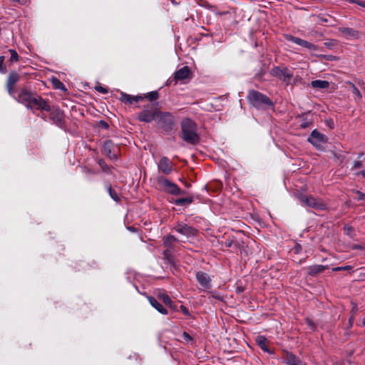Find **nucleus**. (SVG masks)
Returning <instances> with one entry per match:
<instances>
[{"instance_id": "nucleus-18", "label": "nucleus", "mask_w": 365, "mask_h": 365, "mask_svg": "<svg viewBox=\"0 0 365 365\" xmlns=\"http://www.w3.org/2000/svg\"><path fill=\"white\" fill-rule=\"evenodd\" d=\"M150 304L155 308L160 313L166 314L167 310L165 309L155 298L152 297H148Z\"/></svg>"}, {"instance_id": "nucleus-28", "label": "nucleus", "mask_w": 365, "mask_h": 365, "mask_svg": "<svg viewBox=\"0 0 365 365\" xmlns=\"http://www.w3.org/2000/svg\"><path fill=\"white\" fill-rule=\"evenodd\" d=\"M182 338L185 341L186 343L189 344V343H192L193 339L192 338V336L187 334V332H183L182 334Z\"/></svg>"}, {"instance_id": "nucleus-48", "label": "nucleus", "mask_w": 365, "mask_h": 365, "mask_svg": "<svg viewBox=\"0 0 365 365\" xmlns=\"http://www.w3.org/2000/svg\"><path fill=\"white\" fill-rule=\"evenodd\" d=\"M307 322H308V323H309V324L310 326H311V325H312V323H311V322H310L309 320H308Z\"/></svg>"}, {"instance_id": "nucleus-10", "label": "nucleus", "mask_w": 365, "mask_h": 365, "mask_svg": "<svg viewBox=\"0 0 365 365\" xmlns=\"http://www.w3.org/2000/svg\"><path fill=\"white\" fill-rule=\"evenodd\" d=\"M158 167L159 170L165 175H169L173 170L172 163L165 157L160 159Z\"/></svg>"}, {"instance_id": "nucleus-46", "label": "nucleus", "mask_w": 365, "mask_h": 365, "mask_svg": "<svg viewBox=\"0 0 365 365\" xmlns=\"http://www.w3.org/2000/svg\"><path fill=\"white\" fill-rule=\"evenodd\" d=\"M365 197V195L360 194V199H363Z\"/></svg>"}, {"instance_id": "nucleus-37", "label": "nucleus", "mask_w": 365, "mask_h": 365, "mask_svg": "<svg viewBox=\"0 0 365 365\" xmlns=\"http://www.w3.org/2000/svg\"><path fill=\"white\" fill-rule=\"evenodd\" d=\"M344 230L346 232V234L350 235H351V232L352 231V228L349 226H346L344 227Z\"/></svg>"}, {"instance_id": "nucleus-15", "label": "nucleus", "mask_w": 365, "mask_h": 365, "mask_svg": "<svg viewBox=\"0 0 365 365\" xmlns=\"http://www.w3.org/2000/svg\"><path fill=\"white\" fill-rule=\"evenodd\" d=\"M196 278L200 285L203 287L208 288L210 287V278L207 274L199 272L196 274Z\"/></svg>"}, {"instance_id": "nucleus-50", "label": "nucleus", "mask_w": 365, "mask_h": 365, "mask_svg": "<svg viewBox=\"0 0 365 365\" xmlns=\"http://www.w3.org/2000/svg\"><path fill=\"white\" fill-rule=\"evenodd\" d=\"M363 324L365 326V319H364Z\"/></svg>"}, {"instance_id": "nucleus-8", "label": "nucleus", "mask_w": 365, "mask_h": 365, "mask_svg": "<svg viewBox=\"0 0 365 365\" xmlns=\"http://www.w3.org/2000/svg\"><path fill=\"white\" fill-rule=\"evenodd\" d=\"M286 38L288 41H291L294 42L296 44H298V45H299V46H301L302 47L308 48L310 51H316V50H317V46H315V45L312 44V43H309V42H308L307 41L301 39L299 38L294 37V36H287L286 37Z\"/></svg>"}, {"instance_id": "nucleus-9", "label": "nucleus", "mask_w": 365, "mask_h": 365, "mask_svg": "<svg viewBox=\"0 0 365 365\" xmlns=\"http://www.w3.org/2000/svg\"><path fill=\"white\" fill-rule=\"evenodd\" d=\"M157 113H158V111L144 110L138 114V119L141 121L149 123L153 120L157 119Z\"/></svg>"}, {"instance_id": "nucleus-29", "label": "nucleus", "mask_w": 365, "mask_h": 365, "mask_svg": "<svg viewBox=\"0 0 365 365\" xmlns=\"http://www.w3.org/2000/svg\"><path fill=\"white\" fill-rule=\"evenodd\" d=\"M11 53V61H17L19 60V55L14 50L9 51Z\"/></svg>"}, {"instance_id": "nucleus-40", "label": "nucleus", "mask_w": 365, "mask_h": 365, "mask_svg": "<svg viewBox=\"0 0 365 365\" xmlns=\"http://www.w3.org/2000/svg\"><path fill=\"white\" fill-rule=\"evenodd\" d=\"M4 58L3 56H0V71L2 70V66L4 63Z\"/></svg>"}, {"instance_id": "nucleus-31", "label": "nucleus", "mask_w": 365, "mask_h": 365, "mask_svg": "<svg viewBox=\"0 0 365 365\" xmlns=\"http://www.w3.org/2000/svg\"><path fill=\"white\" fill-rule=\"evenodd\" d=\"M351 85L353 93L354 95H356V96H358L359 98H361V94L360 91H359V89L354 84L351 83Z\"/></svg>"}, {"instance_id": "nucleus-36", "label": "nucleus", "mask_w": 365, "mask_h": 365, "mask_svg": "<svg viewBox=\"0 0 365 365\" xmlns=\"http://www.w3.org/2000/svg\"><path fill=\"white\" fill-rule=\"evenodd\" d=\"M96 90L102 93H106L108 92L107 89L102 87V86H98L96 87Z\"/></svg>"}, {"instance_id": "nucleus-21", "label": "nucleus", "mask_w": 365, "mask_h": 365, "mask_svg": "<svg viewBox=\"0 0 365 365\" xmlns=\"http://www.w3.org/2000/svg\"><path fill=\"white\" fill-rule=\"evenodd\" d=\"M166 191L173 195H181L184 192L174 183L171 182L167 187Z\"/></svg>"}, {"instance_id": "nucleus-49", "label": "nucleus", "mask_w": 365, "mask_h": 365, "mask_svg": "<svg viewBox=\"0 0 365 365\" xmlns=\"http://www.w3.org/2000/svg\"><path fill=\"white\" fill-rule=\"evenodd\" d=\"M334 365H341V364H339V363H336L334 364Z\"/></svg>"}, {"instance_id": "nucleus-34", "label": "nucleus", "mask_w": 365, "mask_h": 365, "mask_svg": "<svg viewBox=\"0 0 365 365\" xmlns=\"http://www.w3.org/2000/svg\"><path fill=\"white\" fill-rule=\"evenodd\" d=\"M361 167H362L361 163L359 161H356V162H354V165L351 169L354 170V169H357V168H359Z\"/></svg>"}, {"instance_id": "nucleus-13", "label": "nucleus", "mask_w": 365, "mask_h": 365, "mask_svg": "<svg viewBox=\"0 0 365 365\" xmlns=\"http://www.w3.org/2000/svg\"><path fill=\"white\" fill-rule=\"evenodd\" d=\"M191 71L187 66H184L175 73V79L176 81H183L190 78Z\"/></svg>"}, {"instance_id": "nucleus-11", "label": "nucleus", "mask_w": 365, "mask_h": 365, "mask_svg": "<svg viewBox=\"0 0 365 365\" xmlns=\"http://www.w3.org/2000/svg\"><path fill=\"white\" fill-rule=\"evenodd\" d=\"M33 97L34 95L31 92H29L26 88H22L17 98V101L27 106Z\"/></svg>"}, {"instance_id": "nucleus-2", "label": "nucleus", "mask_w": 365, "mask_h": 365, "mask_svg": "<svg viewBox=\"0 0 365 365\" xmlns=\"http://www.w3.org/2000/svg\"><path fill=\"white\" fill-rule=\"evenodd\" d=\"M248 99L255 106H260L262 104L270 105L271 102L265 96L257 92L251 91L249 93Z\"/></svg>"}, {"instance_id": "nucleus-38", "label": "nucleus", "mask_w": 365, "mask_h": 365, "mask_svg": "<svg viewBox=\"0 0 365 365\" xmlns=\"http://www.w3.org/2000/svg\"><path fill=\"white\" fill-rule=\"evenodd\" d=\"M354 2L356 3L357 4H359V6L365 8V1H356Z\"/></svg>"}, {"instance_id": "nucleus-5", "label": "nucleus", "mask_w": 365, "mask_h": 365, "mask_svg": "<svg viewBox=\"0 0 365 365\" xmlns=\"http://www.w3.org/2000/svg\"><path fill=\"white\" fill-rule=\"evenodd\" d=\"M272 74L285 82L287 84L290 83L292 74L288 71L287 68H274L272 71Z\"/></svg>"}, {"instance_id": "nucleus-6", "label": "nucleus", "mask_w": 365, "mask_h": 365, "mask_svg": "<svg viewBox=\"0 0 365 365\" xmlns=\"http://www.w3.org/2000/svg\"><path fill=\"white\" fill-rule=\"evenodd\" d=\"M308 140L314 146L319 147L327 142V138L318 131L313 130L308 138Z\"/></svg>"}, {"instance_id": "nucleus-39", "label": "nucleus", "mask_w": 365, "mask_h": 365, "mask_svg": "<svg viewBox=\"0 0 365 365\" xmlns=\"http://www.w3.org/2000/svg\"><path fill=\"white\" fill-rule=\"evenodd\" d=\"M109 192H110V195L111 197H112L113 200H117V195H116L115 194V195H113V194L112 193V190H111V189H110V188L109 189Z\"/></svg>"}, {"instance_id": "nucleus-12", "label": "nucleus", "mask_w": 365, "mask_h": 365, "mask_svg": "<svg viewBox=\"0 0 365 365\" xmlns=\"http://www.w3.org/2000/svg\"><path fill=\"white\" fill-rule=\"evenodd\" d=\"M157 119L162 125H170L173 123V117L169 113H162L158 111L157 113Z\"/></svg>"}, {"instance_id": "nucleus-33", "label": "nucleus", "mask_w": 365, "mask_h": 365, "mask_svg": "<svg viewBox=\"0 0 365 365\" xmlns=\"http://www.w3.org/2000/svg\"><path fill=\"white\" fill-rule=\"evenodd\" d=\"M351 269L350 266L346 267H338L333 269L334 271H339V270H349Z\"/></svg>"}, {"instance_id": "nucleus-27", "label": "nucleus", "mask_w": 365, "mask_h": 365, "mask_svg": "<svg viewBox=\"0 0 365 365\" xmlns=\"http://www.w3.org/2000/svg\"><path fill=\"white\" fill-rule=\"evenodd\" d=\"M192 201V199L190 197L186 198H180L175 200L176 205H183V204H190Z\"/></svg>"}, {"instance_id": "nucleus-45", "label": "nucleus", "mask_w": 365, "mask_h": 365, "mask_svg": "<svg viewBox=\"0 0 365 365\" xmlns=\"http://www.w3.org/2000/svg\"><path fill=\"white\" fill-rule=\"evenodd\" d=\"M361 174L363 175L364 178H365V170L361 171Z\"/></svg>"}, {"instance_id": "nucleus-25", "label": "nucleus", "mask_w": 365, "mask_h": 365, "mask_svg": "<svg viewBox=\"0 0 365 365\" xmlns=\"http://www.w3.org/2000/svg\"><path fill=\"white\" fill-rule=\"evenodd\" d=\"M158 184L164 188L165 190L167 187L170 185L171 182L163 178H158L157 179Z\"/></svg>"}, {"instance_id": "nucleus-43", "label": "nucleus", "mask_w": 365, "mask_h": 365, "mask_svg": "<svg viewBox=\"0 0 365 365\" xmlns=\"http://www.w3.org/2000/svg\"><path fill=\"white\" fill-rule=\"evenodd\" d=\"M225 245H226L227 247H231V246H232V242H231V241H229V240H227V241L225 242Z\"/></svg>"}, {"instance_id": "nucleus-42", "label": "nucleus", "mask_w": 365, "mask_h": 365, "mask_svg": "<svg viewBox=\"0 0 365 365\" xmlns=\"http://www.w3.org/2000/svg\"><path fill=\"white\" fill-rule=\"evenodd\" d=\"M143 98L141 96H134L133 101H141Z\"/></svg>"}, {"instance_id": "nucleus-32", "label": "nucleus", "mask_w": 365, "mask_h": 365, "mask_svg": "<svg viewBox=\"0 0 365 365\" xmlns=\"http://www.w3.org/2000/svg\"><path fill=\"white\" fill-rule=\"evenodd\" d=\"M147 97L153 101V100H155V99H157L158 97V94L157 92H150V93H148V95H147Z\"/></svg>"}, {"instance_id": "nucleus-41", "label": "nucleus", "mask_w": 365, "mask_h": 365, "mask_svg": "<svg viewBox=\"0 0 365 365\" xmlns=\"http://www.w3.org/2000/svg\"><path fill=\"white\" fill-rule=\"evenodd\" d=\"M302 78L296 77L294 80V84H297V82H302Z\"/></svg>"}, {"instance_id": "nucleus-19", "label": "nucleus", "mask_w": 365, "mask_h": 365, "mask_svg": "<svg viewBox=\"0 0 365 365\" xmlns=\"http://www.w3.org/2000/svg\"><path fill=\"white\" fill-rule=\"evenodd\" d=\"M311 86L312 88L316 89H324L327 88L329 87V82L322 80H316L312 81Z\"/></svg>"}, {"instance_id": "nucleus-30", "label": "nucleus", "mask_w": 365, "mask_h": 365, "mask_svg": "<svg viewBox=\"0 0 365 365\" xmlns=\"http://www.w3.org/2000/svg\"><path fill=\"white\" fill-rule=\"evenodd\" d=\"M176 241V239L173 236H168L165 240V244L166 246H170L172 243Z\"/></svg>"}, {"instance_id": "nucleus-1", "label": "nucleus", "mask_w": 365, "mask_h": 365, "mask_svg": "<svg viewBox=\"0 0 365 365\" xmlns=\"http://www.w3.org/2000/svg\"><path fill=\"white\" fill-rule=\"evenodd\" d=\"M182 138L189 143L194 144L198 140V136L196 133V125L189 118L182 120L181 123Z\"/></svg>"}, {"instance_id": "nucleus-7", "label": "nucleus", "mask_w": 365, "mask_h": 365, "mask_svg": "<svg viewBox=\"0 0 365 365\" xmlns=\"http://www.w3.org/2000/svg\"><path fill=\"white\" fill-rule=\"evenodd\" d=\"M19 76L16 72H11L7 79L6 88L9 93L13 96L15 91V85L19 81Z\"/></svg>"}, {"instance_id": "nucleus-47", "label": "nucleus", "mask_w": 365, "mask_h": 365, "mask_svg": "<svg viewBox=\"0 0 365 365\" xmlns=\"http://www.w3.org/2000/svg\"><path fill=\"white\" fill-rule=\"evenodd\" d=\"M99 163H100V165H101V167L104 169L103 163H102L101 162H100Z\"/></svg>"}, {"instance_id": "nucleus-20", "label": "nucleus", "mask_w": 365, "mask_h": 365, "mask_svg": "<svg viewBox=\"0 0 365 365\" xmlns=\"http://www.w3.org/2000/svg\"><path fill=\"white\" fill-rule=\"evenodd\" d=\"M326 268H327V267H324L323 265H319V264L312 265L308 268V273H309V274L314 276L318 273L323 272Z\"/></svg>"}, {"instance_id": "nucleus-17", "label": "nucleus", "mask_w": 365, "mask_h": 365, "mask_svg": "<svg viewBox=\"0 0 365 365\" xmlns=\"http://www.w3.org/2000/svg\"><path fill=\"white\" fill-rule=\"evenodd\" d=\"M115 146L110 141H106L103 145V152L111 159H115L116 155L112 153Z\"/></svg>"}, {"instance_id": "nucleus-23", "label": "nucleus", "mask_w": 365, "mask_h": 365, "mask_svg": "<svg viewBox=\"0 0 365 365\" xmlns=\"http://www.w3.org/2000/svg\"><path fill=\"white\" fill-rule=\"evenodd\" d=\"M158 297L165 304L169 305L170 307H172L173 302L168 294H166L165 293H160Z\"/></svg>"}, {"instance_id": "nucleus-16", "label": "nucleus", "mask_w": 365, "mask_h": 365, "mask_svg": "<svg viewBox=\"0 0 365 365\" xmlns=\"http://www.w3.org/2000/svg\"><path fill=\"white\" fill-rule=\"evenodd\" d=\"M285 363L287 365H304V363L291 353H287Z\"/></svg>"}, {"instance_id": "nucleus-26", "label": "nucleus", "mask_w": 365, "mask_h": 365, "mask_svg": "<svg viewBox=\"0 0 365 365\" xmlns=\"http://www.w3.org/2000/svg\"><path fill=\"white\" fill-rule=\"evenodd\" d=\"M120 99L123 102L131 103L133 101L134 96L122 93Z\"/></svg>"}, {"instance_id": "nucleus-44", "label": "nucleus", "mask_w": 365, "mask_h": 365, "mask_svg": "<svg viewBox=\"0 0 365 365\" xmlns=\"http://www.w3.org/2000/svg\"><path fill=\"white\" fill-rule=\"evenodd\" d=\"M353 248L354 249H361L362 247L361 245H354Z\"/></svg>"}, {"instance_id": "nucleus-3", "label": "nucleus", "mask_w": 365, "mask_h": 365, "mask_svg": "<svg viewBox=\"0 0 365 365\" xmlns=\"http://www.w3.org/2000/svg\"><path fill=\"white\" fill-rule=\"evenodd\" d=\"M301 202L307 205L308 207H314L319 210H324L326 208V205L321 201L313 197L312 196L308 195H301L300 197Z\"/></svg>"}, {"instance_id": "nucleus-35", "label": "nucleus", "mask_w": 365, "mask_h": 365, "mask_svg": "<svg viewBox=\"0 0 365 365\" xmlns=\"http://www.w3.org/2000/svg\"><path fill=\"white\" fill-rule=\"evenodd\" d=\"M180 310L185 315H189L190 314L188 309L185 306H182V305L180 306Z\"/></svg>"}, {"instance_id": "nucleus-24", "label": "nucleus", "mask_w": 365, "mask_h": 365, "mask_svg": "<svg viewBox=\"0 0 365 365\" xmlns=\"http://www.w3.org/2000/svg\"><path fill=\"white\" fill-rule=\"evenodd\" d=\"M51 83L55 88L65 90V86H63V84L56 78H52Z\"/></svg>"}, {"instance_id": "nucleus-14", "label": "nucleus", "mask_w": 365, "mask_h": 365, "mask_svg": "<svg viewBox=\"0 0 365 365\" xmlns=\"http://www.w3.org/2000/svg\"><path fill=\"white\" fill-rule=\"evenodd\" d=\"M175 230L180 234L187 237L195 235L196 232L195 229L186 225H180L176 227Z\"/></svg>"}, {"instance_id": "nucleus-22", "label": "nucleus", "mask_w": 365, "mask_h": 365, "mask_svg": "<svg viewBox=\"0 0 365 365\" xmlns=\"http://www.w3.org/2000/svg\"><path fill=\"white\" fill-rule=\"evenodd\" d=\"M256 341L262 349H263L264 351H268V349L266 345L267 339L265 337L259 336L256 338Z\"/></svg>"}, {"instance_id": "nucleus-4", "label": "nucleus", "mask_w": 365, "mask_h": 365, "mask_svg": "<svg viewBox=\"0 0 365 365\" xmlns=\"http://www.w3.org/2000/svg\"><path fill=\"white\" fill-rule=\"evenodd\" d=\"M26 107L28 108L41 109L47 111L50 110L49 106L45 101H43L41 97L34 96Z\"/></svg>"}]
</instances>
